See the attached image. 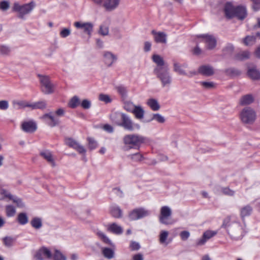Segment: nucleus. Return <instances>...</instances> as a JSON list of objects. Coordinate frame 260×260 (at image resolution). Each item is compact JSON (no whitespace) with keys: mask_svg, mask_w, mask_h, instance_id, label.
I'll list each match as a JSON object with an SVG mask.
<instances>
[{"mask_svg":"<svg viewBox=\"0 0 260 260\" xmlns=\"http://www.w3.org/2000/svg\"><path fill=\"white\" fill-rule=\"evenodd\" d=\"M224 12L225 17L229 19L236 17L239 19L243 20L247 16L245 7L240 6L235 7L230 2L225 4Z\"/></svg>","mask_w":260,"mask_h":260,"instance_id":"obj_2","label":"nucleus"},{"mask_svg":"<svg viewBox=\"0 0 260 260\" xmlns=\"http://www.w3.org/2000/svg\"><path fill=\"white\" fill-rule=\"evenodd\" d=\"M253 101L254 99L251 94H246L241 98L239 104L242 106L249 105L253 103Z\"/></svg>","mask_w":260,"mask_h":260,"instance_id":"obj_30","label":"nucleus"},{"mask_svg":"<svg viewBox=\"0 0 260 260\" xmlns=\"http://www.w3.org/2000/svg\"><path fill=\"white\" fill-rule=\"evenodd\" d=\"M253 2L252 8L254 11L260 9V0H251Z\"/></svg>","mask_w":260,"mask_h":260,"instance_id":"obj_63","label":"nucleus"},{"mask_svg":"<svg viewBox=\"0 0 260 260\" xmlns=\"http://www.w3.org/2000/svg\"><path fill=\"white\" fill-rule=\"evenodd\" d=\"M110 213L113 217L116 218H120L122 216V211L118 206H112L110 207Z\"/></svg>","mask_w":260,"mask_h":260,"instance_id":"obj_29","label":"nucleus"},{"mask_svg":"<svg viewBox=\"0 0 260 260\" xmlns=\"http://www.w3.org/2000/svg\"><path fill=\"white\" fill-rule=\"evenodd\" d=\"M202 38V42L206 44V48L211 50L214 49L216 45V40L212 35H203L200 36Z\"/></svg>","mask_w":260,"mask_h":260,"instance_id":"obj_13","label":"nucleus"},{"mask_svg":"<svg viewBox=\"0 0 260 260\" xmlns=\"http://www.w3.org/2000/svg\"><path fill=\"white\" fill-rule=\"evenodd\" d=\"M224 229L231 239L238 240L244 236V230L240 222L234 220L231 216L225 217L221 226Z\"/></svg>","mask_w":260,"mask_h":260,"instance_id":"obj_1","label":"nucleus"},{"mask_svg":"<svg viewBox=\"0 0 260 260\" xmlns=\"http://www.w3.org/2000/svg\"><path fill=\"white\" fill-rule=\"evenodd\" d=\"M30 224L36 230L40 229L43 226L42 219L40 217H35L31 219Z\"/></svg>","mask_w":260,"mask_h":260,"instance_id":"obj_31","label":"nucleus"},{"mask_svg":"<svg viewBox=\"0 0 260 260\" xmlns=\"http://www.w3.org/2000/svg\"><path fill=\"white\" fill-rule=\"evenodd\" d=\"M128 157L135 162H140L144 159L143 155L139 152L129 154Z\"/></svg>","mask_w":260,"mask_h":260,"instance_id":"obj_36","label":"nucleus"},{"mask_svg":"<svg viewBox=\"0 0 260 260\" xmlns=\"http://www.w3.org/2000/svg\"><path fill=\"white\" fill-rule=\"evenodd\" d=\"M174 71L181 75L187 76L185 71L182 69V66L175 60H173Z\"/></svg>","mask_w":260,"mask_h":260,"instance_id":"obj_34","label":"nucleus"},{"mask_svg":"<svg viewBox=\"0 0 260 260\" xmlns=\"http://www.w3.org/2000/svg\"><path fill=\"white\" fill-rule=\"evenodd\" d=\"M53 260H67L66 257L58 250H55L53 255Z\"/></svg>","mask_w":260,"mask_h":260,"instance_id":"obj_47","label":"nucleus"},{"mask_svg":"<svg viewBox=\"0 0 260 260\" xmlns=\"http://www.w3.org/2000/svg\"><path fill=\"white\" fill-rule=\"evenodd\" d=\"M152 59L153 61L156 64V67L154 69L153 72H155L157 69L160 70L164 69L166 67H168V64L165 62L163 58L159 55H153Z\"/></svg>","mask_w":260,"mask_h":260,"instance_id":"obj_15","label":"nucleus"},{"mask_svg":"<svg viewBox=\"0 0 260 260\" xmlns=\"http://www.w3.org/2000/svg\"><path fill=\"white\" fill-rule=\"evenodd\" d=\"M155 120L160 123H163L165 122V118L164 116L158 113L153 114L151 120Z\"/></svg>","mask_w":260,"mask_h":260,"instance_id":"obj_49","label":"nucleus"},{"mask_svg":"<svg viewBox=\"0 0 260 260\" xmlns=\"http://www.w3.org/2000/svg\"><path fill=\"white\" fill-rule=\"evenodd\" d=\"M157 78L160 81L163 87H170L172 83V77L169 73L168 67L162 70H156L153 72Z\"/></svg>","mask_w":260,"mask_h":260,"instance_id":"obj_5","label":"nucleus"},{"mask_svg":"<svg viewBox=\"0 0 260 260\" xmlns=\"http://www.w3.org/2000/svg\"><path fill=\"white\" fill-rule=\"evenodd\" d=\"M150 211L144 208H136L128 213V218L130 220H137L145 217L150 215Z\"/></svg>","mask_w":260,"mask_h":260,"instance_id":"obj_8","label":"nucleus"},{"mask_svg":"<svg viewBox=\"0 0 260 260\" xmlns=\"http://www.w3.org/2000/svg\"><path fill=\"white\" fill-rule=\"evenodd\" d=\"M87 141L88 142V148L90 150L94 149L98 146V143L93 138L88 137L87 138Z\"/></svg>","mask_w":260,"mask_h":260,"instance_id":"obj_53","label":"nucleus"},{"mask_svg":"<svg viewBox=\"0 0 260 260\" xmlns=\"http://www.w3.org/2000/svg\"><path fill=\"white\" fill-rule=\"evenodd\" d=\"M41 84V90L45 94H49L54 92V85L47 76L38 75Z\"/></svg>","mask_w":260,"mask_h":260,"instance_id":"obj_6","label":"nucleus"},{"mask_svg":"<svg viewBox=\"0 0 260 260\" xmlns=\"http://www.w3.org/2000/svg\"><path fill=\"white\" fill-rule=\"evenodd\" d=\"M11 52V48L4 45H0V54L3 55H8Z\"/></svg>","mask_w":260,"mask_h":260,"instance_id":"obj_50","label":"nucleus"},{"mask_svg":"<svg viewBox=\"0 0 260 260\" xmlns=\"http://www.w3.org/2000/svg\"><path fill=\"white\" fill-rule=\"evenodd\" d=\"M10 200H12L14 203L16 204L18 207L23 208L24 207V204L20 198L14 197L11 194V197L10 198Z\"/></svg>","mask_w":260,"mask_h":260,"instance_id":"obj_48","label":"nucleus"},{"mask_svg":"<svg viewBox=\"0 0 260 260\" xmlns=\"http://www.w3.org/2000/svg\"><path fill=\"white\" fill-rule=\"evenodd\" d=\"M253 208L249 205L243 206L240 209V216L243 222L245 221L246 217L249 216L251 214Z\"/></svg>","mask_w":260,"mask_h":260,"instance_id":"obj_23","label":"nucleus"},{"mask_svg":"<svg viewBox=\"0 0 260 260\" xmlns=\"http://www.w3.org/2000/svg\"><path fill=\"white\" fill-rule=\"evenodd\" d=\"M221 192L225 195L230 196H233L234 195L235 191L228 187L221 188Z\"/></svg>","mask_w":260,"mask_h":260,"instance_id":"obj_58","label":"nucleus"},{"mask_svg":"<svg viewBox=\"0 0 260 260\" xmlns=\"http://www.w3.org/2000/svg\"><path fill=\"white\" fill-rule=\"evenodd\" d=\"M136 106L137 105H134L132 102H126L124 103L123 108L127 112L132 113Z\"/></svg>","mask_w":260,"mask_h":260,"instance_id":"obj_43","label":"nucleus"},{"mask_svg":"<svg viewBox=\"0 0 260 260\" xmlns=\"http://www.w3.org/2000/svg\"><path fill=\"white\" fill-rule=\"evenodd\" d=\"M18 222L21 225H24L28 222V216L25 213H20L17 216Z\"/></svg>","mask_w":260,"mask_h":260,"instance_id":"obj_35","label":"nucleus"},{"mask_svg":"<svg viewBox=\"0 0 260 260\" xmlns=\"http://www.w3.org/2000/svg\"><path fill=\"white\" fill-rule=\"evenodd\" d=\"M79 99L77 96H73L69 103V106L72 108H75L79 105Z\"/></svg>","mask_w":260,"mask_h":260,"instance_id":"obj_46","label":"nucleus"},{"mask_svg":"<svg viewBox=\"0 0 260 260\" xmlns=\"http://www.w3.org/2000/svg\"><path fill=\"white\" fill-rule=\"evenodd\" d=\"M118 93L122 97L125 98L127 96V90L126 87L123 85H119L115 87Z\"/></svg>","mask_w":260,"mask_h":260,"instance_id":"obj_41","label":"nucleus"},{"mask_svg":"<svg viewBox=\"0 0 260 260\" xmlns=\"http://www.w3.org/2000/svg\"><path fill=\"white\" fill-rule=\"evenodd\" d=\"M4 244L7 247L12 246L15 241V239L11 237H5L3 239Z\"/></svg>","mask_w":260,"mask_h":260,"instance_id":"obj_40","label":"nucleus"},{"mask_svg":"<svg viewBox=\"0 0 260 260\" xmlns=\"http://www.w3.org/2000/svg\"><path fill=\"white\" fill-rule=\"evenodd\" d=\"M247 74L252 80H258L260 79V72L255 67L248 68Z\"/></svg>","mask_w":260,"mask_h":260,"instance_id":"obj_25","label":"nucleus"},{"mask_svg":"<svg viewBox=\"0 0 260 260\" xmlns=\"http://www.w3.org/2000/svg\"><path fill=\"white\" fill-rule=\"evenodd\" d=\"M23 131L27 133H32L37 128V123L32 120L23 122L21 125Z\"/></svg>","mask_w":260,"mask_h":260,"instance_id":"obj_14","label":"nucleus"},{"mask_svg":"<svg viewBox=\"0 0 260 260\" xmlns=\"http://www.w3.org/2000/svg\"><path fill=\"white\" fill-rule=\"evenodd\" d=\"M35 6V3L33 1L23 5L20 4L18 2H15L13 4L12 11L17 13L18 18L23 19L25 15L29 14L34 9Z\"/></svg>","mask_w":260,"mask_h":260,"instance_id":"obj_3","label":"nucleus"},{"mask_svg":"<svg viewBox=\"0 0 260 260\" xmlns=\"http://www.w3.org/2000/svg\"><path fill=\"white\" fill-rule=\"evenodd\" d=\"M9 107V103L7 101L3 100L0 101V109L3 110H7Z\"/></svg>","mask_w":260,"mask_h":260,"instance_id":"obj_62","label":"nucleus"},{"mask_svg":"<svg viewBox=\"0 0 260 260\" xmlns=\"http://www.w3.org/2000/svg\"><path fill=\"white\" fill-rule=\"evenodd\" d=\"M169 236V232L166 231H161L159 235V242L161 244H165L166 245L169 244V242L167 241V238Z\"/></svg>","mask_w":260,"mask_h":260,"instance_id":"obj_37","label":"nucleus"},{"mask_svg":"<svg viewBox=\"0 0 260 260\" xmlns=\"http://www.w3.org/2000/svg\"><path fill=\"white\" fill-rule=\"evenodd\" d=\"M250 53L247 51H242L237 54V57L238 59L244 60L249 57Z\"/></svg>","mask_w":260,"mask_h":260,"instance_id":"obj_54","label":"nucleus"},{"mask_svg":"<svg viewBox=\"0 0 260 260\" xmlns=\"http://www.w3.org/2000/svg\"><path fill=\"white\" fill-rule=\"evenodd\" d=\"M11 197V194L7 190L0 188V200H3L5 198H9Z\"/></svg>","mask_w":260,"mask_h":260,"instance_id":"obj_51","label":"nucleus"},{"mask_svg":"<svg viewBox=\"0 0 260 260\" xmlns=\"http://www.w3.org/2000/svg\"><path fill=\"white\" fill-rule=\"evenodd\" d=\"M255 36H247L243 40V43L246 46L252 45L255 43Z\"/></svg>","mask_w":260,"mask_h":260,"instance_id":"obj_39","label":"nucleus"},{"mask_svg":"<svg viewBox=\"0 0 260 260\" xmlns=\"http://www.w3.org/2000/svg\"><path fill=\"white\" fill-rule=\"evenodd\" d=\"M103 129L109 133H112L114 131L113 127L108 124H105L103 126Z\"/></svg>","mask_w":260,"mask_h":260,"instance_id":"obj_64","label":"nucleus"},{"mask_svg":"<svg viewBox=\"0 0 260 260\" xmlns=\"http://www.w3.org/2000/svg\"><path fill=\"white\" fill-rule=\"evenodd\" d=\"M120 0H105L103 4V7L107 11H112L119 6Z\"/></svg>","mask_w":260,"mask_h":260,"instance_id":"obj_18","label":"nucleus"},{"mask_svg":"<svg viewBox=\"0 0 260 260\" xmlns=\"http://www.w3.org/2000/svg\"><path fill=\"white\" fill-rule=\"evenodd\" d=\"M171 215L172 210L171 208L167 206H162L160 210L159 222L166 225L172 224L173 222L169 220Z\"/></svg>","mask_w":260,"mask_h":260,"instance_id":"obj_10","label":"nucleus"},{"mask_svg":"<svg viewBox=\"0 0 260 260\" xmlns=\"http://www.w3.org/2000/svg\"><path fill=\"white\" fill-rule=\"evenodd\" d=\"M105 62L108 66H110L117 59L116 56L110 52H106L104 55Z\"/></svg>","mask_w":260,"mask_h":260,"instance_id":"obj_27","label":"nucleus"},{"mask_svg":"<svg viewBox=\"0 0 260 260\" xmlns=\"http://www.w3.org/2000/svg\"><path fill=\"white\" fill-rule=\"evenodd\" d=\"M198 73L205 76H211L214 74V71L210 65H203L199 68Z\"/></svg>","mask_w":260,"mask_h":260,"instance_id":"obj_20","label":"nucleus"},{"mask_svg":"<svg viewBox=\"0 0 260 260\" xmlns=\"http://www.w3.org/2000/svg\"><path fill=\"white\" fill-rule=\"evenodd\" d=\"M65 144L69 147L76 150L80 154H84L86 153V151L85 148L72 138H66L65 139Z\"/></svg>","mask_w":260,"mask_h":260,"instance_id":"obj_11","label":"nucleus"},{"mask_svg":"<svg viewBox=\"0 0 260 260\" xmlns=\"http://www.w3.org/2000/svg\"><path fill=\"white\" fill-rule=\"evenodd\" d=\"M107 231L115 235H120L123 231L122 228L116 223L109 224Z\"/></svg>","mask_w":260,"mask_h":260,"instance_id":"obj_24","label":"nucleus"},{"mask_svg":"<svg viewBox=\"0 0 260 260\" xmlns=\"http://www.w3.org/2000/svg\"><path fill=\"white\" fill-rule=\"evenodd\" d=\"M99 32L103 36H107L109 33L108 27L105 25H101L100 26Z\"/></svg>","mask_w":260,"mask_h":260,"instance_id":"obj_59","label":"nucleus"},{"mask_svg":"<svg viewBox=\"0 0 260 260\" xmlns=\"http://www.w3.org/2000/svg\"><path fill=\"white\" fill-rule=\"evenodd\" d=\"M81 105L83 108L88 109L91 107V103L89 100L85 99L82 101Z\"/></svg>","mask_w":260,"mask_h":260,"instance_id":"obj_60","label":"nucleus"},{"mask_svg":"<svg viewBox=\"0 0 260 260\" xmlns=\"http://www.w3.org/2000/svg\"><path fill=\"white\" fill-rule=\"evenodd\" d=\"M13 107L17 110L27 107L28 103L25 101H14L12 102Z\"/></svg>","mask_w":260,"mask_h":260,"instance_id":"obj_32","label":"nucleus"},{"mask_svg":"<svg viewBox=\"0 0 260 260\" xmlns=\"http://www.w3.org/2000/svg\"><path fill=\"white\" fill-rule=\"evenodd\" d=\"M42 118L44 119H48V120H46V122L51 127H54L59 123V119L54 116L52 112L45 114L42 116Z\"/></svg>","mask_w":260,"mask_h":260,"instance_id":"obj_17","label":"nucleus"},{"mask_svg":"<svg viewBox=\"0 0 260 260\" xmlns=\"http://www.w3.org/2000/svg\"><path fill=\"white\" fill-rule=\"evenodd\" d=\"M147 140L146 137L139 135H127L123 138V142L125 145L128 146L129 149L139 148L141 144L146 142Z\"/></svg>","mask_w":260,"mask_h":260,"instance_id":"obj_4","label":"nucleus"},{"mask_svg":"<svg viewBox=\"0 0 260 260\" xmlns=\"http://www.w3.org/2000/svg\"><path fill=\"white\" fill-rule=\"evenodd\" d=\"M102 252L104 256L108 259H111L114 257V251L109 248H104Z\"/></svg>","mask_w":260,"mask_h":260,"instance_id":"obj_45","label":"nucleus"},{"mask_svg":"<svg viewBox=\"0 0 260 260\" xmlns=\"http://www.w3.org/2000/svg\"><path fill=\"white\" fill-rule=\"evenodd\" d=\"M200 84L205 88L207 89H212L215 87V83L213 82L202 81Z\"/></svg>","mask_w":260,"mask_h":260,"instance_id":"obj_52","label":"nucleus"},{"mask_svg":"<svg viewBox=\"0 0 260 260\" xmlns=\"http://www.w3.org/2000/svg\"><path fill=\"white\" fill-rule=\"evenodd\" d=\"M10 7V3L8 1H4L0 2V9L3 11H7Z\"/></svg>","mask_w":260,"mask_h":260,"instance_id":"obj_56","label":"nucleus"},{"mask_svg":"<svg viewBox=\"0 0 260 260\" xmlns=\"http://www.w3.org/2000/svg\"><path fill=\"white\" fill-rule=\"evenodd\" d=\"M132 113L135 115L136 119L141 120L143 119L145 111L141 106H136Z\"/></svg>","mask_w":260,"mask_h":260,"instance_id":"obj_28","label":"nucleus"},{"mask_svg":"<svg viewBox=\"0 0 260 260\" xmlns=\"http://www.w3.org/2000/svg\"><path fill=\"white\" fill-rule=\"evenodd\" d=\"M226 75L231 76H236L240 75L241 72L239 70L234 68H230L224 70Z\"/></svg>","mask_w":260,"mask_h":260,"instance_id":"obj_38","label":"nucleus"},{"mask_svg":"<svg viewBox=\"0 0 260 260\" xmlns=\"http://www.w3.org/2000/svg\"><path fill=\"white\" fill-rule=\"evenodd\" d=\"M71 34V30L69 28H63L60 31L59 35L61 38H66Z\"/></svg>","mask_w":260,"mask_h":260,"instance_id":"obj_55","label":"nucleus"},{"mask_svg":"<svg viewBox=\"0 0 260 260\" xmlns=\"http://www.w3.org/2000/svg\"><path fill=\"white\" fill-rule=\"evenodd\" d=\"M99 100L106 103H109L111 102V99L110 96L108 95L105 94H100L99 95Z\"/></svg>","mask_w":260,"mask_h":260,"instance_id":"obj_57","label":"nucleus"},{"mask_svg":"<svg viewBox=\"0 0 260 260\" xmlns=\"http://www.w3.org/2000/svg\"><path fill=\"white\" fill-rule=\"evenodd\" d=\"M151 34L154 36V40L156 43L166 44L167 43V35L164 32H157L155 30L151 31Z\"/></svg>","mask_w":260,"mask_h":260,"instance_id":"obj_22","label":"nucleus"},{"mask_svg":"<svg viewBox=\"0 0 260 260\" xmlns=\"http://www.w3.org/2000/svg\"><path fill=\"white\" fill-rule=\"evenodd\" d=\"M256 113L250 107L244 108L240 113V119L245 124H252L256 119Z\"/></svg>","mask_w":260,"mask_h":260,"instance_id":"obj_7","label":"nucleus"},{"mask_svg":"<svg viewBox=\"0 0 260 260\" xmlns=\"http://www.w3.org/2000/svg\"><path fill=\"white\" fill-rule=\"evenodd\" d=\"M119 126L131 132L135 129H139L140 128V125L138 123H134L131 118L126 114H124Z\"/></svg>","mask_w":260,"mask_h":260,"instance_id":"obj_9","label":"nucleus"},{"mask_svg":"<svg viewBox=\"0 0 260 260\" xmlns=\"http://www.w3.org/2000/svg\"><path fill=\"white\" fill-rule=\"evenodd\" d=\"M180 236L182 240L185 241L189 238L190 233L188 231H183L180 233Z\"/></svg>","mask_w":260,"mask_h":260,"instance_id":"obj_61","label":"nucleus"},{"mask_svg":"<svg viewBox=\"0 0 260 260\" xmlns=\"http://www.w3.org/2000/svg\"><path fill=\"white\" fill-rule=\"evenodd\" d=\"M6 213L8 217L14 216L16 213V209L12 205H7L6 206Z\"/></svg>","mask_w":260,"mask_h":260,"instance_id":"obj_42","label":"nucleus"},{"mask_svg":"<svg viewBox=\"0 0 260 260\" xmlns=\"http://www.w3.org/2000/svg\"><path fill=\"white\" fill-rule=\"evenodd\" d=\"M96 235L101 238V239L105 243L110 245H112V243L111 240L106 236V235L101 231H98Z\"/></svg>","mask_w":260,"mask_h":260,"instance_id":"obj_44","label":"nucleus"},{"mask_svg":"<svg viewBox=\"0 0 260 260\" xmlns=\"http://www.w3.org/2000/svg\"><path fill=\"white\" fill-rule=\"evenodd\" d=\"M74 25L76 28L82 29L85 33L88 35H91L93 30V26L90 22L83 23L81 22H75L74 23Z\"/></svg>","mask_w":260,"mask_h":260,"instance_id":"obj_16","label":"nucleus"},{"mask_svg":"<svg viewBox=\"0 0 260 260\" xmlns=\"http://www.w3.org/2000/svg\"><path fill=\"white\" fill-rule=\"evenodd\" d=\"M147 105L153 111H157L160 108V106L157 100L154 99H150L147 102Z\"/></svg>","mask_w":260,"mask_h":260,"instance_id":"obj_33","label":"nucleus"},{"mask_svg":"<svg viewBox=\"0 0 260 260\" xmlns=\"http://www.w3.org/2000/svg\"><path fill=\"white\" fill-rule=\"evenodd\" d=\"M40 155L50 163L52 167L55 166V162L51 152L49 150H45L40 152Z\"/></svg>","mask_w":260,"mask_h":260,"instance_id":"obj_26","label":"nucleus"},{"mask_svg":"<svg viewBox=\"0 0 260 260\" xmlns=\"http://www.w3.org/2000/svg\"><path fill=\"white\" fill-rule=\"evenodd\" d=\"M124 114L118 111L112 112L110 115V119L114 124L119 126Z\"/></svg>","mask_w":260,"mask_h":260,"instance_id":"obj_21","label":"nucleus"},{"mask_svg":"<svg viewBox=\"0 0 260 260\" xmlns=\"http://www.w3.org/2000/svg\"><path fill=\"white\" fill-rule=\"evenodd\" d=\"M217 232L213 231H207L205 232L203 235L202 237L199 239L197 242V245L201 246L204 245L206 242L216 235Z\"/></svg>","mask_w":260,"mask_h":260,"instance_id":"obj_19","label":"nucleus"},{"mask_svg":"<svg viewBox=\"0 0 260 260\" xmlns=\"http://www.w3.org/2000/svg\"><path fill=\"white\" fill-rule=\"evenodd\" d=\"M52 257L51 251L47 248L43 247L38 250L34 255L37 260H45Z\"/></svg>","mask_w":260,"mask_h":260,"instance_id":"obj_12","label":"nucleus"}]
</instances>
